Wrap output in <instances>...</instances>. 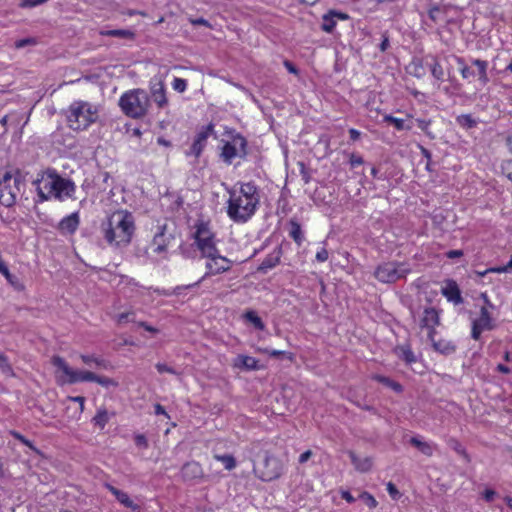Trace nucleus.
Listing matches in <instances>:
<instances>
[{
    "instance_id": "nucleus-1",
    "label": "nucleus",
    "mask_w": 512,
    "mask_h": 512,
    "mask_svg": "<svg viewBox=\"0 0 512 512\" xmlns=\"http://www.w3.org/2000/svg\"><path fill=\"white\" fill-rule=\"evenodd\" d=\"M101 234L110 247L122 248L131 243L135 220L127 210H117L101 223Z\"/></svg>"
},
{
    "instance_id": "nucleus-2",
    "label": "nucleus",
    "mask_w": 512,
    "mask_h": 512,
    "mask_svg": "<svg viewBox=\"0 0 512 512\" xmlns=\"http://www.w3.org/2000/svg\"><path fill=\"white\" fill-rule=\"evenodd\" d=\"M260 203L257 187L251 183H243L238 192L230 193L227 214L237 223H245L256 212Z\"/></svg>"
},
{
    "instance_id": "nucleus-3",
    "label": "nucleus",
    "mask_w": 512,
    "mask_h": 512,
    "mask_svg": "<svg viewBox=\"0 0 512 512\" xmlns=\"http://www.w3.org/2000/svg\"><path fill=\"white\" fill-rule=\"evenodd\" d=\"M38 196L41 201H46L51 198L60 201L69 198L75 192V184L66 178L59 176L55 171H47L41 174L39 178L34 181Z\"/></svg>"
},
{
    "instance_id": "nucleus-4",
    "label": "nucleus",
    "mask_w": 512,
    "mask_h": 512,
    "mask_svg": "<svg viewBox=\"0 0 512 512\" xmlns=\"http://www.w3.org/2000/svg\"><path fill=\"white\" fill-rule=\"evenodd\" d=\"M253 473L262 481L269 482L278 479L284 471L282 461L260 445L253 444L251 448Z\"/></svg>"
},
{
    "instance_id": "nucleus-5",
    "label": "nucleus",
    "mask_w": 512,
    "mask_h": 512,
    "mask_svg": "<svg viewBox=\"0 0 512 512\" xmlns=\"http://www.w3.org/2000/svg\"><path fill=\"white\" fill-rule=\"evenodd\" d=\"M98 119L97 106L86 101H74L68 109L67 121L73 130H85Z\"/></svg>"
},
{
    "instance_id": "nucleus-6",
    "label": "nucleus",
    "mask_w": 512,
    "mask_h": 512,
    "mask_svg": "<svg viewBox=\"0 0 512 512\" xmlns=\"http://www.w3.org/2000/svg\"><path fill=\"white\" fill-rule=\"evenodd\" d=\"M122 112L133 119L144 117L150 106V99L146 91L133 89L125 92L119 99Z\"/></svg>"
},
{
    "instance_id": "nucleus-7",
    "label": "nucleus",
    "mask_w": 512,
    "mask_h": 512,
    "mask_svg": "<svg viewBox=\"0 0 512 512\" xmlns=\"http://www.w3.org/2000/svg\"><path fill=\"white\" fill-rule=\"evenodd\" d=\"M22 186V177L18 172H5L0 182V204L5 207H12L16 203Z\"/></svg>"
},
{
    "instance_id": "nucleus-8",
    "label": "nucleus",
    "mask_w": 512,
    "mask_h": 512,
    "mask_svg": "<svg viewBox=\"0 0 512 512\" xmlns=\"http://www.w3.org/2000/svg\"><path fill=\"white\" fill-rule=\"evenodd\" d=\"M412 268L406 262H385L380 264L374 272V276L382 283H395L411 273Z\"/></svg>"
},
{
    "instance_id": "nucleus-9",
    "label": "nucleus",
    "mask_w": 512,
    "mask_h": 512,
    "mask_svg": "<svg viewBox=\"0 0 512 512\" xmlns=\"http://www.w3.org/2000/svg\"><path fill=\"white\" fill-rule=\"evenodd\" d=\"M212 254L213 255H211V256H204L207 259L206 264H205L207 271H206L205 275L199 281H197L191 285H188L185 287H183V286L176 287L175 288L176 294H179L183 288H190V287L198 286L199 283L208 276L221 274V273L227 272L231 269L232 261L229 260L228 258L220 255L218 249L216 250L215 253H212Z\"/></svg>"
},
{
    "instance_id": "nucleus-10",
    "label": "nucleus",
    "mask_w": 512,
    "mask_h": 512,
    "mask_svg": "<svg viewBox=\"0 0 512 512\" xmlns=\"http://www.w3.org/2000/svg\"><path fill=\"white\" fill-rule=\"evenodd\" d=\"M194 238L197 248L201 251L202 256H211L217 250L215 235L211 231L208 223L199 222L195 225Z\"/></svg>"
},
{
    "instance_id": "nucleus-11",
    "label": "nucleus",
    "mask_w": 512,
    "mask_h": 512,
    "mask_svg": "<svg viewBox=\"0 0 512 512\" xmlns=\"http://www.w3.org/2000/svg\"><path fill=\"white\" fill-rule=\"evenodd\" d=\"M51 362L56 367L55 379L58 384H74L76 370L71 368L60 356H53Z\"/></svg>"
},
{
    "instance_id": "nucleus-12",
    "label": "nucleus",
    "mask_w": 512,
    "mask_h": 512,
    "mask_svg": "<svg viewBox=\"0 0 512 512\" xmlns=\"http://www.w3.org/2000/svg\"><path fill=\"white\" fill-rule=\"evenodd\" d=\"M246 141L244 138L238 136L232 142H227L222 148L221 157L227 164H231L232 160L240 156L241 153L245 154Z\"/></svg>"
},
{
    "instance_id": "nucleus-13",
    "label": "nucleus",
    "mask_w": 512,
    "mask_h": 512,
    "mask_svg": "<svg viewBox=\"0 0 512 512\" xmlns=\"http://www.w3.org/2000/svg\"><path fill=\"white\" fill-rule=\"evenodd\" d=\"M440 324V317L438 311L433 307L424 309L423 315L420 319L421 329L427 330L428 338H433L436 334V327Z\"/></svg>"
},
{
    "instance_id": "nucleus-14",
    "label": "nucleus",
    "mask_w": 512,
    "mask_h": 512,
    "mask_svg": "<svg viewBox=\"0 0 512 512\" xmlns=\"http://www.w3.org/2000/svg\"><path fill=\"white\" fill-rule=\"evenodd\" d=\"M212 131V127L208 126L203 128L200 132L197 133L195 140L189 151L186 152L187 156H195L198 158L204 147L206 146L207 139Z\"/></svg>"
},
{
    "instance_id": "nucleus-15",
    "label": "nucleus",
    "mask_w": 512,
    "mask_h": 512,
    "mask_svg": "<svg viewBox=\"0 0 512 512\" xmlns=\"http://www.w3.org/2000/svg\"><path fill=\"white\" fill-rule=\"evenodd\" d=\"M441 292L448 301L453 302L454 304H461L463 302L460 289L457 283L453 280H448L445 283V286L442 287Z\"/></svg>"
},
{
    "instance_id": "nucleus-16",
    "label": "nucleus",
    "mask_w": 512,
    "mask_h": 512,
    "mask_svg": "<svg viewBox=\"0 0 512 512\" xmlns=\"http://www.w3.org/2000/svg\"><path fill=\"white\" fill-rule=\"evenodd\" d=\"M80 218L78 212H74L67 217H64L59 225L58 229L63 234H73L79 226Z\"/></svg>"
},
{
    "instance_id": "nucleus-17",
    "label": "nucleus",
    "mask_w": 512,
    "mask_h": 512,
    "mask_svg": "<svg viewBox=\"0 0 512 512\" xmlns=\"http://www.w3.org/2000/svg\"><path fill=\"white\" fill-rule=\"evenodd\" d=\"M151 97L159 108H164L168 104L163 82L157 81L151 85Z\"/></svg>"
},
{
    "instance_id": "nucleus-18",
    "label": "nucleus",
    "mask_w": 512,
    "mask_h": 512,
    "mask_svg": "<svg viewBox=\"0 0 512 512\" xmlns=\"http://www.w3.org/2000/svg\"><path fill=\"white\" fill-rule=\"evenodd\" d=\"M182 477L184 480L191 481L203 476V470L199 463L197 462H188L186 463L181 470Z\"/></svg>"
},
{
    "instance_id": "nucleus-19",
    "label": "nucleus",
    "mask_w": 512,
    "mask_h": 512,
    "mask_svg": "<svg viewBox=\"0 0 512 512\" xmlns=\"http://www.w3.org/2000/svg\"><path fill=\"white\" fill-rule=\"evenodd\" d=\"M105 488L109 490L123 506L130 508L134 511L139 508L138 505L135 504L130 499L129 495L126 492L117 489L116 487L112 486L109 483L105 484Z\"/></svg>"
},
{
    "instance_id": "nucleus-20",
    "label": "nucleus",
    "mask_w": 512,
    "mask_h": 512,
    "mask_svg": "<svg viewBox=\"0 0 512 512\" xmlns=\"http://www.w3.org/2000/svg\"><path fill=\"white\" fill-rule=\"evenodd\" d=\"M281 259V250H274L272 253L268 254L261 264L258 267V272L267 273L268 270L276 267L280 263Z\"/></svg>"
},
{
    "instance_id": "nucleus-21",
    "label": "nucleus",
    "mask_w": 512,
    "mask_h": 512,
    "mask_svg": "<svg viewBox=\"0 0 512 512\" xmlns=\"http://www.w3.org/2000/svg\"><path fill=\"white\" fill-rule=\"evenodd\" d=\"M234 367L245 370H258V360L254 357L247 355H238L234 359Z\"/></svg>"
},
{
    "instance_id": "nucleus-22",
    "label": "nucleus",
    "mask_w": 512,
    "mask_h": 512,
    "mask_svg": "<svg viewBox=\"0 0 512 512\" xmlns=\"http://www.w3.org/2000/svg\"><path fill=\"white\" fill-rule=\"evenodd\" d=\"M428 339L430 340L434 350L441 354L450 355V354L454 353L456 350V346L453 344V342H451L449 340H446V339L435 340V336H433V338H428Z\"/></svg>"
},
{
    "instance_id": "nucleus-23",
    "label": "nucleus",
    "mask_w": 512,
    "mask_h": 512,
    "mask_svg": "<svg viewBox=\"0 0 512 512\" xmlns=\"http://www.w3.org/2000/svg\"><path fill=\"white\" fill-rule=\"evenodd\" d=\"M347 18H348V16L346 14L331 11L328 14H325L323 16L321 28L325 32L330 33L333 31V29L336 25V19H347Z\"/></svg>"
},
{
    "instance_id": "nucleus-24",
    "label": "nucleus",
    "mask_w": 512,
    "mask_h": 512,
    "mask_svg": "<svg viewBox=\"0 0 512 512\" xmlns=\"http://www.w3.org/2000/svg\"><path fill=\"white\" fill-rule=\"evenodd\" d=\"M428 16L431 21H433L435 24H445L448 22L447 19V7L445 6H434L432 7L429 12Z\"/></svg>"
},
{
    "instance_id": "nucleus-25",
    "label": "nucleus",
    "mask_w": 512,
    "mask_h": 512,
    "mask_svg": "<svg viewBox=\"0 0 512 512\" xmlns=\"http://www.w3.org/2000/svg\"><path fill=\"white\" fill-rule=\"evenodd\" d=\"M473 323L486 330H492L495 326L491 314L486 306L481 307L480 316L475 319Z\"/></svg>"
},
{
    "instance_id": "nucleus-26",
    "label": "nucleus",
    "mask_w": 512,
    "mask_h": 512,
    "mask_svg": "<svg viewBox=\"0 0 512 512\" xmlns=\"http://www.w3.org/2000/svg\"><path fill=\"white\" fill-rule=\"evenodd\" d=\"M410 444L413 445L415 448H417L422 454L426 456H432L435 445L430 442H426L421 440L419 437H412L409 440Z\"/></svg>"
},
{
    "instance_id": "nucleus-27",
    "label": "nucleus",
    "mask_w": 512,
    "mask_h": 512,
    "mask_svg": "<svg viewBox=\"0 0 512 512\" xmlns=\"http://www.w3.org/2000/svg\"><path fill=\"white\" fill-rule=\"evenodd\" d=\"M350 459L355 468L360 472H367L372 467V461L370 458H359L354 452H349Z\"/></svg>"
},
{
    "instance_id": "nucleus-28",
    "label": "nucleus",
    "mask_w": 512,
    "mask_h": 512,
    "mask_svg": "<svg viewBox=\"0 0 512 512\" xmlns=\"http://www.w3.org/2000/svg\"><path fill=\"white\" fill-rule=\"evenodd\" d=\"M101 35L110 36V37H118L125 40H134L135 33L128 29H114V30H106L101 31Z\"/></svg>"
},
{
    "instance_id": "nucleus-29",
    "label": "nucleus",
    "mask_w": 512,
    "mask_h": 512,
    "mask_svg": "<svg viewBox=\"0 0 512 512\" xmlns=\"http://www.w3.org/2000/svg\"><path fill=\"white\" fill-rule=\"evenodd\" d=\"M372 378L397 393H400L403 390L401 384H399L398 382H396L388 377H385L382 375H374Z\"/></svg>"
},
{
    "instance_id": "nucleus-30",
    "label": "nucleus",
    "mask_w": 512,
    "mask_h": 512,
    "mask_svg": "<svg viewBox=\"0 0 512 512\" xmlns=\"http://www.w3.org/2000/svg\"><path fill=\"white\" fill-rule=\"evenodd\" d=\"M244 319L250 322L258 330L265 329V324L263 323L262 319L253 310L246 311L244 314Z\"/></svg>"
},
{
    "instance_id": "nucleus-31",
    "label": "nucleus",
    "mask_w": 512,
    "mask_h": 512,
    "mask_svg": "<svg viewBox=\"0 0 512 512\" xmlns=\"http://www.w3.org/2000/svg\"><path fill=\"white\" fill-rule=\"evenodd\" d=\"M109 421V415L105 408H101L97 411L96 415L93 417L92 422L95 426L103 429Z\"/></svg>"
},
{
    "instance_id": "nucleus-32",
    "label": "nucleus",
    "mask_w": 512,
    "mask_h": 512,
    "mask_svg": "<svg viewBox=\"0 0 512 512\" xmlns=\"http://www.w3.org/2000/svg\"><path fill=\"white\" fill-rule=\"evenodd\" d=\"M80 358L82 362L88 366L95 365L96 367H101L106 369L107 368V362L103 359H100L98 357H95L94 355H80Z\"/></svg>"
},
{
    "instance_id": "nucleus-33",
    "label": "nucleus",
    "mask_w": 512,
    "mask_h": 512,
    "mask_svg": "<svg viewBox=\"0 0 512 512\" xmlns=\"http://www.w3.org/2000/svg\"><path fill=\"white\" fill-rule=\"evenodd\" d=\"M384 121L389 123V124H392L394 125V127L401 131V130H410L412 128L411 125H407L405 123V121L403 119H400V118H396L392 115H385L384 116Z\"/></svg>"
},
{
    "instance_id": "nucleus-34",
    "label": "nucleus",
    "mask_w": 512,
    "mask_h": 512,
    "mask_svg": "<svg viewBox=\"0 0 512 512\" xmlns=\"http://www.w3.org/2000/svg\"><path fill=\"white\" fill-rule=\"evenodd\" d=\"M74 384L79 382H95L96 374L90 371H78L75 372Z\"/></svg>"
},
{
    "instance_id": "nucleus-35",
    "label": "nucleus",
    "mask_w": 512,
    "mask_h": 512,
    "mask_svg": "<svg viewBox=\"0 0 512 512\" xmlns=\"http://www.w3.org/2000/svg\"><path fill=\"white\" fill-rule=\"evenodd\" d=\"M214 459L221 462L227 470H233L236 467V460L230 454L225 455H214Z\"/></svg>"
},
{
    "instance_id": "nucleus-36",
    "label": "nucleus",
    "mask_w": 512,
    "mask_h": 512,
    "mask_svg": "<svg viewBox=\"0 0 512 512\" xmlns=\"http://www.w3.org/2000/svg\"><path fill=\"white\" fill-rule=\"evenodd\" d=\"M456 121L460 126L464 128H473L477 124L476 120L473 119L469 114H463L458 116Z\"/></svg>"
},
{
    "instance_id": "nucleus-37",
    "label": "nucleus",
    "mask_w": 512,
    "mask_h": 512,
    "mask_svg": "<svg viewBox=\"0 0 512 512\" xmlns=\"http://www.w3.org/2000/svg\"><path fill=\"white\" fill-rule=\"evenodd\" d=\"M398 355L400 358L405 360L407 363H412L415 361L414 353L411 351L409 347L402 346L398 348Z\"/></svg>"
},
{
    "instance_id": "nucleus-38",
    "label": "nucleus",
    "mask_w": 512,
    "mask_h": 512,
    "mask_svg": "<svg viewBox=\"0 0 512 512\" xmlns=\"http://www.w3.org/2000/svg\"><path fill=\"white\" fill-rule=\"evenodd\" d=\"M96 379L97 380H95V382L98 383L99 385L105 387V388L117 387L118 386V382L115 381L112 378H109V377L96 375Z\"/></svg>"
},
{
    "instance_id": "nucleus-39",
    "label": "nucleus",
    "mask_w": 512,
    "mask_h": 512,
    "mask_svg": "<svg viewBox=\"0 0 512 512\" xmlns=\"http://www.w3.org/2000/svg\"><path fill=\"white\" fill-rule=\"evenodd\" d=\"M359 498L363 501L365 505H367L371 509L375 508L378 504L376 499L368 492L360 493Z\"/></svg>"
},
{
    "instance_id": "nucleus-40",
    "label": "nucleus",
    "mask_w": 512,
    "mask_h": 512,
    "mask_svg": "<svg viewBox=\"0 0 512 512\" xmlns=\"http://www.w3.org/2000/svg\"><path fill=\"white\" fill-rule=\"evenodd\" d=\"M290 236L293 238V240L297 243V244H301L302 242V231H301V227L299 224L297 223H292V229L290 231Z\"/></svg>"
},
{
    "instance_id": "nucleus-41",
    "label": "nucleus",
    "mask_w": 512,
    "mask_h": 512,
    "mask_svg": "<svg viewBox=\"0 0 512 512\" xmlns=\"http://www.w3.org/2000/svg\"><path fill=\"white\" fill-rule=\"evenodd\" d=\"M260 351L264 354L269 355L270 357H279V356H287L288 355V358L291 359V354L287 353L285 351H282V350L263 348V349H260Z\"/></svg>"
},
{
    "instance_id": "nucleus-42",
    "label": "nucleus",
    "mask_w": 512,
    "mask_h": 512,
    "mask_svg": "<svg viewBox=\"0 0 512 512\" xmlns=\"http://www.w3.org/2000/svg\"><path fill=\"white\" fill-rule=\"evenodd\" d=\"M5 278L6 280L12 285L14 286L15 288L17 289H21L22 288V285L19 283V280L16 276L12 275L9 271V269H7V272H3L1 273Z\"/></svg>"
},
{
    "instance_id": "nucleus-43",
    "label": "nucleus",
    "mask_w": 512,
    "mask_h": 512,
    "mask_svg": "<svg viewBox=\"0 0 512 512\" xmlns=\"http://www.w3.org/2000/svg\"><path fill=\"white\" fill-rule=\"evenodd\" d=\"M48 0H21L19 6L21 8H33L46 3Z\"/></svg>"
},
{
    "instance_id": "nucleus-44",
    "label": "nucleus",
    "mask_w": 512,
    "mask_h": 512,
    "mask_svg": "<svg viewBox=\"0 0 512 512\" xmlns=\"http://www.w3.org/2000/svg\"><path fill=\"white\" fill-rule=\"evenodd\" d=\"M430 68L432 75L438 80H444L445 71L443 66H428Z\"/></svg>"
},
{
    "instance_id": "nucleus-45",
    "label": "nucleus",
    "mask_w": 512,
    "mask_h": 512,
    "mask_svg": "<svg viewBox=\"0 0 512 512\" xmlns=\"http://www.w3.org/2000/svg\"><path fill=\"white\" fill-rule=\"evenodd\" d=\"M451 447L460 455H462L467 461H469V456L466 453L463 446L457 440H451Z\"/></svg>"
},
{
    "instance_id": "nucleus-46",
    "label": "nucleus",
    "mask_w": 512,
    "mask_h": 512,
    "mask_svg": "<svg viewBox=\"0 0 512 512\" xmlns=\"http://www.w3.org/2000/svg\"><path fill=\"white\" fill-rule=\"evenodd\" d=\"M155 367L159 373H170L173 375H179V373L175 369L164 363H157Z\"/></svg>"
},
{
    "instance_id": "nucleus-47",
    "label": "nucleus",
    "mask_w": 512,
    "mask_h": 512,
    "mask_svg": "<svg viewBox=\"0 0 512 512\" xmlns=\"http://www.w3.org/2000/svg\"><path fill=\"white\" fill-rule=\"evenodd\" d=\"M172 86L174 90L182 93L186 89V81L182 78H174Z\"/></svg>"
},
{
    "instance_id": "nucleus-48",
    "label": "nucleus",
    "mask_w": 512,
    "mask_h": 512,
    "mask_svg": "<svg viewBox=\"0 0 512 512\" xmlns=\"http://www.w3.org/2000/svg\"><path fill=\"white\" fill-rule=\"evenodd\" d=\"M502 172L512 181V159L506 160L501 165Z\"/></svg>"
},
{
    "instance_id": "nucleus-49",
    "label": "nucleus",
    "mask_w": 512,
    "mask_h": 512,
    "mask_svg": "<svg viewBox=\"0 0 512 512\" xmlns=\"http://www.w3.org/2000/svg\"><path fill=\"white\" fill-rule=\"evenodd\" d=\"M68 401L76 402V404H79V410L78 413L81 414L84 411V405H85V398L83 396H68Z\"/></svg>"
},
{
    "instance_id": "nucleus-50",
    "label": "nucleus",
    "mask_w": 512,
    "mask_h": 512,
    "mask_svg": "<svg viewBox=\"0 0 512 512\" xmlns=\"http://www.w3.org/2000/svg\"><path fill=\"white\" fill-rule=\"evenodd\" d=\"M426 67L427 66H406L408 73L414 74L418 77L425 73Z\"/></svg>"
},
{
    "instance_id": "nucleus-51",
    "label": "nucleus",
    "mask_w": 512,
    "mask_h": 512,
    "mask_svg": "<svg viewBox=\"0 0 512 512\" xmlns=\"http://www.w3.org/2000/svg\"><path fill=\"white\" fill-rule=\"evenodd\" d=\"M486 329L484 328H481L480 326H478L477 324L475 323H472V331H471V337L474 339V340H479L480 336H481V333L483 331H485Z\"/></svg>"
},
{
    "instance_id": "nucleus-52",
    "label": "nucleus",
    "mask_w": 512,
    "mask_h": 512,
    "mask_svg": "<svg viewBox=\"0 0 512 512\" xmlns=\"http://www.w3.org/2000/svg\"><path fill=\"white\" fill-rule=\"evenodd\" d=\"M12 435L17 439L19 440L21 443H23L24 445L28 446L29 448L33 449V450H36L35 447L33 446L32 442L29 441L28 439H26L23 435H21L20 433L18 432H12Z\"/></svg>"
},
{
    "instance_id": "nucleus-53",
    "label": "nucleus",
    "mask_w": 512,
    "mask_h": 512,
    "mask_svg": "<svg viewBox=\"0 0 512 512\" xmlns=\"http://www.w3.org/2000/svg\"><path fill=\"white\" fill-rule=\"evenodd\" d=\"M189 22L194 26L202 25L211 28V24L204 18H189Z\"/></svg>"
},
{
    "instance_id": "nucleus-54",
    "label": "nucleus",
    "mask_w": 512,
    "mask_h": 512,
    "mask_svg": "<svg viewBox=\"0 0 512 512\" xmlns=\"http://www.w3.org/2000/svg\"><path fill=\"white\" fill-rule=\"evenodd\" d=\"M387 492L393 499H397L400 495L397 487L392 482L387 484Z\"/></svg>"
},
{
    "instance_id": "nucleus-55",
    "label": "nucleus",
    "mask_w": 512,
    "mask_h": 512,
    "mask_svg": "<svg viewBox=\"0 0 512 512\" xmlns=\"http://www.w3.org/2000/svg\"><path fill=\"white\" fill-rule=\"evenodd\" d=\"M35 43H36V41L34 38H26V39H21V40L15 42V47L19 49V48H23L27 45H33Z\"/></svg>"
},
{
    "instance_id": "nucleus-56",
    "label": "nucleus",
    "mask_w": 512,
    "mask_h": 512,
    "mask_svg": "<svg viewBox=\"0 0 512 512\" xmlns=\"http://www.w3.org/2000/svg\"><path fill=\"white\" fill-rule=\"evenodd\" d=\"M473 68L474 66H462L459 71L463 78L468 79L471 75L474 74Z\"/></svg>"
},
{
    "instance_id": "nucleus-57",
    "label": "nucleus",
    "mask_w": 512,
    "mask_h": 512,
    "mask_svg": "<svg viewBox=\"0 0 512 512\" xmlns=\"http://www.w3.org/2000/svg\"><path fill=\"white\" fill-rule=\"evenodd\" d=\"M135 444L139 447L147 448L148 442L144 435L138 434L135 436Z\"/></svg>"
},
{
    "instance_id": "nucleus-58",
    "label": "nucleus",
    "mask_w": 512,
    "mask_h": 512,
    "mask_svg": "<svg viewBox=\"0 0 512 512\" xmlns=\"http://www.w3.org/2000/svg\"><path fill=\"white\" fill-rule=\"evenodd\" d=\"M328 256V251L325 248H322L316 253V260L318 262H325L328 259Z\"/></svg>"
},
{
    "instance_id": "nucleus-59",
    "label": "nucleus",
    "mask_w": 512,
    "mask_h": 512,
    "mask_svg": "<svg viewBox=\"0 0 512 512\" xmlns=\"http://www.w3.org/2000/svg\"><path fill=\"white\" fill-rule=\"evenodd\" d=\"M0 368L4 371V372H10L11 371V367L8 363V359L0 354Z\"/></svg>"
},
{
    "instance_id": "nucleus-60",
    "label": "nucleus",
    "mask_w": 512,
    "mask_h": 512,
    "mask_svg": "<svg viewBox=\"0 0 512 512\" xmlns=\"http://www.w3.org/2000/svg\"><path fill=\"white\" fill-rule=\"evenodd\" d=\"M364 163V160L361 156L359 155H356V154H352L350 156V164L352 167H356L358 165H361Z\"/></svg>"
},
{
    "instance_id": "nucleus-61",
    "label": "nucleus",
    "mask_w": 512,
    "mask_h": 512,
    "mask_svg": "<svg viewBox=\"0 0 512 512\" xmlns=\"http://www.w3.org/2000/svg\"><path fill=\"white\" fill-rule=\"evenodd\" d=\"M430 120L417 119L418 127L425 133H428V127L430 126Z\"/></svg>"
},
{
    "instance_id": "nucleus-62",
    "label": "nucleus",
    "mask_w": 512,
    "mask_h": 512,
    "mask_svg": "<svg viewBox=\"0 0 512 512\" xmlns=\"http://www.w3.org/2000/svg\"><path fill=\"white\" fill-rule=\"evenodd\" d=\"M312 451L311 450H307L305 452H303L300 456H299V463L300 464H304L306 463L312 456Z\"/></svg>"
},
{
    "instance_id": "nucleus-63",
    "label": "nucleus",
    "mask_w": 512,
    "mask_h": 512,
    "mask_svg": "<svg viewBox=\"0 0 512 512\" xmlns=\"http://www.w3.org/2000/svg\"><path fill=\"white\" fill-rule=\"evenodd\" d=\"M446 256L450 259L460 258L463 256L462 250H450L446 253Z\"/></svg>"
},
{
    "instance_id": "nucleus-64",
    "label": "nucleus",
    "mask_w": 512,
    "mask_h": 512,
    "mask_svg": "<svg viewBox=\"0 0 512 512\" xmlns=\"http://www.w3.org/2000/svg\"><path fill=\"white\" fill-rule=\"evenodd\" d=\"M341 497L346 500L347 502L349 503H353L355 502V498L352 496V494L348 491H342L341 492Z\"/></svg>"
}]
</instances>
